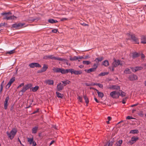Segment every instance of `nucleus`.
I'll list each match as a JSON object with an SVG mask.
<instances>
[{
    "instance_id": "obj_1",
    "label": "nucleus",
    "mask_w": 146,
    "mask_h": 146,
    "mask_svg": "<svg viewBox=\"0 0 146 146\" xmlns=\"http://www.w3.org/2000/svg\"><path fill=\"white\" fill-rule=\"evenodd\" d=\"M1 14L4 16L3 19L7 20H14L16 18L14 16L11 15V13L10 12L2 13Z\"/></svg>"
},
{
    "instance_id": "obj_2",
    "label": "nucleus",
    "mask_w": 146,
    "mask_h": 146,
    "mask_svg": "<svg viewBox=\"0 0 146 146\" xmlns=\"http://www.w3.org/2000/svg\"><path fill=\"white\" fill-rule=\"evenodd\" d=\"M17 132L16 129L13 128L11 130L10 132L7 131V133L9 137L11 139H12L14 137Z\"/></svg>"
},
{
    "instance_id": "obj_3",
    "label": "nucleus",
    "mask_w": 146,
    "mask_h": 146,
    "mask_svg": "<svg viewBox=\"0 0 146 146\" xmlns=\"http://www.w3.org/2000/svg\"><path fill=\"white\" fill-rule=\"evenodd\" d=\"M127 35L129 37V39L131 41L135 43H139L137 38L134 36V35L128 33L127 34Z\"/></svg>"
},
{
    "instance_id": "obj_4",
    "label": "nucleus",
    "mask_w": 146,
    "mask_h": 146,
    "mask_svg": "<svg viewBox=\"0 0 146 146\" xmlns=\"http://www.w3.org/2000/svg\"><path fill=\"white\" fill-rule=\"evenodd\" d=\"M110 96L113 98L117 99L119 98V94L118 91H114L110 92Z\"/></svg>"
},
{
    "instance_id": "obj_5",
    "label": "nucleus",
    "mask_w": 146,
    "mask_h": 146,
    "mask_svg": "<svg viewBox=\"0 0 146 146\" xmlns=\"http://www.w3.org/2000/svg\"><path fill=\"white\" fill-rule=\"evenodd\" d=\"M70 72H71L72 74H74L75 75L80 74L82 73V71L80 70H75L73 69H70Z\"/></svg>"
},
{
    "instance_id": "obj_6",
    "label": "nucleus",
    "mask_w": 146,
    "mask_h": 146,
    "mask_svg": "<svg viewBox=\"0 0 146 146\" xmlns=\"http://www.w3.org/2000/svg\"><path fill=\"white\" fill-rule=\"evenodd\" d=\"M32 86V85L31 84H28L25 86H24L21 92H24L30 88Z\"/></svg>"
},
{
    "instance_id": "obj_7",
    "label": "nucleus",
    "mask_w": 146,
    "mask_h": 146,
    "mask_svg": "<svg viewBox=\"0 0 146 146\" xmlns=\"http://www.w3.org/2000/svg\"><path fill=\"white\" fill-rule=\"evenodd\" d=\"M138 139V137H131V140L128 142V143L130 145L133 144L135 143Z\"/></svg>"
},
{
    "instance_id": "obj_8",
    "label": "nucleus",
    "mask_w": 146,
    "mask_h": 146,
    "mask_svg": "<svg viewBox=\"0 0 146 146\" xmlns=\"http://www.w3.org/2000/svg\"><path fill=\"white\" fill-rule=\"evenodd\" d=\"M64 86L63 84H62L61 83H59L57 85V90L60 92L63 89Z\"/></svg>"
},
{
    "instance_id": "obj_9",
    "label": "nucleus",
    "mask_w": 146,
    "mask_h": 146,
    "mask_svg": "<svg viewBox=\"0 0 146 146\" xmlns=\"http://www.w3.org/2000/svg\"><path fill=\"white\" fill-rule=\"evenodd\" d=\"M29 66L31 68H33L35 67H40L41 66L37 63H32L29 64Z\"/></svg>"
},
{
    "instance_id": "obj_10",
    "label": "nucleus",
    "mask_w": 146,
    "mask_h": 146,
    "mask_svg": "<svg viewBox=\"0 0 146 146\" xmlns=\"http://www.w3.org/2000/svg\"><path fill=\"white\" fill-rule=\"evenodd\" d=\"M25 25V23H19L13 24V27L15 28H21L24 27V26Z\"/></svg>"
},
{
    "instance_id": "obj_11",
    "label": "nucleus",
    "mask_w": 146,
    "mask_h": 146,
    "mask_svg": "<svg viewBox=\"0 0 146 146\" xmlns=\"http://www.w3.org/2000/svg\"><path fill=\"white\" fill-rule=\"evenodd\" d=\"M114 61L112 64V66L113 68L116 67L119 64H120L119 60H116L115 59H114Z\"/></svg>"
},
{
    "instance_id": "obj_12",
    "label": "nucleus",
    "mask_w": 146,
    "mask_h": 146,
    "mask_svg": "<svg viewBox=\"0 0 146 146\" xmlns=\"http://www.w3.org/2000/svg\"><path fill=\"white\" fill-rule=\"evenodd\" d=\"M109 88L113 90H119L120 89V87L117 85H112L110 86Z\"/></svg>"
},
{
    "instance_id": "obj_13",
    "label": "nucleus",
    "mask_w": 146,
    "mask_h": 146,
    "mask_svg": "<svg viewBox=\"0 0 146 146\" xmlns=\"http://www.w3.org/2000/svg\"><path fill=\"white\" fill-rule=\"evenodd\" d=\"M9 100V97L8 96H7L4 102V108L5 110H6L7 109V106L8 105V102Z\"/></svg>"
},
{
    "instance_id": "obj_14",
    "label": "nucleus",
    "mask_w": 146,
    "mask_h": 146,
    "mask_svg": "<svg viewBox=\"0 0 146 146\" xmlns=\"http://www.w3.org/2000/svg\"><path fill=\"white\" fill-rule=\"evenodd\" d=\"M129 79L131 80H134L137 79V76L134 74H132L129 76Z\"/></svg>"
},
{
    "instance_id": "obj_15",
    "label": "nucleus",
    "mask_w": 146,
    "mask_h": 146,
    "mask_svg": "<svg viewBox=\"0 0 146 146\" xmlns=\"http://www.w3.org/2000/svg\"><path fill=\"white\" fill-rule=\"evenodd\" d=\"M48 67L47 65L45 64H44L43 65V67L40 70H39L38 71V73H41L42 72L45 71L46 69H47Z\"/></svg>"
},
{
    "instance_id": "obj_16",
    "label": "nucleus",
    "mask_w": 146,
    "mask_h": 146,
    "mask_svg": "<svg viewBox=\"0 0 146 146\" xmlns=\"http://www.w3.org/2000/svg\"><path fill=\"white\" fill-rule=\"evenodd\" d=\"M143 68L141 66L136 67L135 68H131V69L132 71L135 72L136 71L141 70Z\"/></svg>"
},
{
    "instance_id": "obj_17",
    "label": "nucleus",
    "mask_w": 146,
    "mask_h": 146,
    "mask_svg": "<svg viewBox=\"0 0 146 146\" xmlns=\"http://www.w3.org/2000/svg\"><path fill=\"white\" fill-rule=\"evenodd\" d=\"M70 69H63L60 68V72L62 74H65L68 73L69 72H70Z\"/></svg>"
},
{
    "instance_id": "obj_18",
    "label": "nucleus",
    "mask_w": 146,
    "mask_h": 146,
    "mask_svg": "<svg viewBox=\"0 0 146 146\" xmlns=\"http://www.w3.org/2000/svg\"><path fill=\"white\" fill-rule=\"evenodd\" d=\"M45 82L49 85H52L54 84V81L52 80H47L45 81Z\"/></svg>"
},
{
    "instance_id": "obj_19",
    "label": "nucleus",
    "mask_w": 146,
    "mask_h": 146,
    "mask_svg": "<svg viewBox=\"0 0 146 146\" xmlns=\"http://www.w3.org/2000/svg\"><path fill=\"white\" fill-rule=\"evenodd\" d=\"M141 43L143 44H146V36H143L141 38Z\"/></svg>"
},
{
    "instance_id": "obj_20",
    "label": "nucleus",
    "mask_w": 146,
    "mask_h": 146,
    "mask_svg": "<svg viewBox=\"0 0 146 146\" xmlns=\"http://www.w3.org/2000/svg\"><path fill=\"white\" fill-rule=\"evenodd\" d=\"M96 91L98 94V96L101 98H102L104 96L103 93L102 92H100L97 90H96Z\"/></svg>"
},
{
    "instance_id": "obj_21",
    "label": "nucleus",
    "mask_w": 146,
    "mask_h": 146,
    "mask_svg": "<svg viewBox=\"0 0 146 146\" xmlns=\"http://www.w3.org/2000/svg\"><path fill=\"white\" fill-rule=\"evenodd\" d=\"M104 59L103 57H101L100 58H96L94 60V61L97 63H98L99 62H101Z\"/></svg>"
},
{
    "instance_id": "obj_22",
    "label": "nucleus",
    "mask_w": 146,
    "mask_h": 146,
    "mask_svg": "<svg viewBox=\"0 0 146 146\" xmlns=\"http://www.w3.org/2000/svg\"><path fill=\"white\" fill-rule=\"evenodd\" d=\"M38 129V127L37 126H35L33 127L32 129V133L33 134L36 133Z\"/></svg>"
},
{
    "instance_id": "obj_23",
    "label": "nucleus",
    "mask_w": 146,
    "mask_h": 146,
    "mask_svg": "<svg viewBox=\"0 0 146 146\" xmlns=\"http://www.w3.org/2000/svg\"><path fill=\"white\" fill-rule=\"evenodd\" d=\"M102 65L105 66H108L109 65L108 61L107 60H105L103 62Z\"/></svg>"
},
{
    "instance_id": "obj_24",
    "label": "nucleus",
    "mask_w": 146,
    "mask_h": 146,
    "mask_svg": "<svg viewBox=\"0 0 146 146\" xmlns=\"http://www.w3.org/2000/svg\"><path fill=\"white\" fill-rule=\"evenodd\" d=\"M119 94V96H120L122 97L125 96H126V93L122 91V90H119L118 91Z\"/></svg>"
},
{
    "instance_id": "obj_25",
    "label": "nucleus",
    "mask_w": 146,
    "mask_h": 146,
    "mask_svg": "<svg viewBox=\"0 0 146 146\" xmlns=\"http://www.w3.org/2000/svg\"><path fill=\"white\" fill-rule=\"evenodd\" d=\"M39 87L38 86H36L34 87H33L31 88V90L33 92H35L38 89Z\"/></svg>"
},
{
    "instance_id": "obj_26",
    "label": "nucleus",
    "mask_w": 146,
    "mask_h": 146,
    "mask_svg": "<svg viewBox=\"0 0 146 146\" xmlns=\"http://www.w3.org/2000/svg\"><path fill=\"white\" fill-rule=\"evenodd\" d=\"M52 70L54 72H60V68H56L55 67H54L52 68Z\"/></svg>"
},
{
    "instance_id": "obj_27",
    "label": "nucleus",
    "mask_w": 146,
    "mask_h": 146,
    "mask_svg": "<svg viewBox=\"0 0 146 146\" xmlns=\"http://www.w3.org/2000/svg\"><path fill=\"white\" fill-rule=\"evenodd\" d=\"M84 70L85 72H87V73H90V72L94 71L95 70V68H92L88 70Z\"/></svg>"
},
{
    "instance_id": "obj_28",
    "label": "nucleus",
    "mask_w": 146,
    "mask_h": 146,
    "mask_svg": "<svg viewBox=\"0 0 146 146\" xmlns=\"http://www.w3.org/2000/svg\"><path fill=\"white\" fill-rule=\"evenodd\" d=\"M62 82L64 86L67 84H69L70 83V82L68 80H66L62 81Z\"/></svg>"
},
{
    "instance_id": "obj_29",
    "label": "nucleus",
    "mask_w": 146,
    "mask_h": 146,
    "mask_svg": "<svg viewBox=\"0 0 146 146\" xmlns=\"http://www.w3.org/2000/svg\"><path fill=\"white\" fill-rule=\"evenodd\" d=\"M48 21L49 23H54L58 22L57 20H54L52 19H48Z\"/></svg>"
},
{
    "instance_id": "obj_30",
    "label": "nucleus",
    "mask_w": 146,
    "mask_h": 146,
    "mask_svg": "<svg viewBox=\"0 0 146 146\" xmlns=\"http://www.w3.org/2000/svg\"><path fill=\"white\" fill-rule=\"evenodd\" d=\"M56 94L57 97L59 98H62L63 97V94H61L58 92H56Z\"/></svg>"
},
{
    "instance_id": "obj_31",
    "label": "nucleus",
    "mask_w": 146,
    "mask_h": 146,
    "mask_svg": "<svg viewBox=\"0 0 146 146\" xmlns=\"http://www.w3.org/2000/svg\"><path fill=\"white\" fill-rule=\"evenodd\" d=\"M139 132V131L137 130H132L130 131L129 132L130 133L135 134Z\"/></svg>"
},
{
    "instance_id": "obj_32",
    "label": "nucleus",
    "mask_w": 146,
    "mask_h": 146,
    "mask_svg": "<svg viewBox=\"0 0 146 146\" xmlns=\"http://www.w3.org/2000/svg\"><path fill=\"white\" fill-rule=\"evenodd\" d=\"M113 142L112 141H108L106 143L105 146H111L113 144Z\"/></svg>"
},
{
    "instance_id": "obj_33",
    "label": "nucleus",
    "mask_w": 146,
    "mask_h": 146,
    "mask_svg": "<svg viewBox=\"0 0 146 146\" xmlns=\"http://www.w3.org/2000/svg\"><path fill=\"white\" fill-rule=\"evenodd\" d=\"M132 55L133 57L134 58L138 57L139 56V54L138 53L135 52L133 53Z\"/></svg>"
},
{
    "instance_id": "obj_34",
    "label": "nucleus",
    "mask_w": 146,
    "mask_h": 146,
    "mask_svg": "<svg viewBox=\"0 0 146 146\" xmlns=\"http://www.w3.org/2000/svg\"><path fill=\"white\" fill-rule=\"evenodd\" d=\"M28 141L30 144H32V142L33 141V139L32 138H27Z\"/></svg>"
},
{
    "instance_id": "obj_35",
    "label": "nucleus",
    "mask_w": 146,
    "mask_h": 146,
    "mask_svg": "<svg viewBox=\"0 0 146 146\" xmlns=\"http://www.w3.org/2000/svg\"><path fill=\"white\" fill-rule=\"evenodd\" d=\"M122 141L121 140H119L116 143V146H120L122 144Z\"/></svg>"
},
{
    "instance_id": "obj_36",
    "label": "nucleus",
    "mask_w": 146,
    "mask_h": 146,
    "mask_svg": "<svg viewBox=\"0 0 146 146\" xmlns=\"http://www.w3.org/2000/svg\"><path fill=\"white\" fill-rule=\"evenodd\" d=\"M78 60V57L76 56H74L73 57H70V60L72 61L75 60Z\"/></svg>"
},
{
    "instance_id": "obj_37",
    "label": "nucleus",
    "mask_w": 146,
    "mask_h": 146,
    "mask_svg": "<svg viewBox=\"0 0 146 146\" xmlns=\"http://www.w3.org/2000/svg\"><path fill=\"white\" fill-rule=\"evenodd\" d=\"M84 98L85 100L86 103L87 104H88L89 102L88 98L86 96H84Z\"/></svg>"
},
{
    "instance_id": "obj_38",
    "label": "nucleus",
    "mask_w": 146,
    "mask_h": 146,
    "mask_svg": "<svg viewBox=\"0 0 146 146\" xmlns=\"http://www.w3.org/2000/svg\"><path fill=\"white\" fill-rule=\"evenodd\" d=\"M15 52V51L14 50H13L10 51H7L6 52V54H12L13 53H14Z\"/></svg>"
},
{
    "instance_id": "obj_39",
    "label": "nucleus",
    "mask_w": 146,
    "mask_h": 146,
    "mask_svg": "<svg viewBox=\"0 0 146 146\" xmlns=\"http://www.w3.org/2000/svg\"><path fill=\"white\" fill-rule=\"evenodd\" d=\"M82 63L84 64L89 65L90 63V62L89 61H83Z\"/></svg>"
},
{
    "instance_id": "obj_40",
    "label": "nucleus",
    "mask_w": 146,
    "mask_h": 146,
    "mask_svg": "<svg viewBox=\"0 0 146 146\" xmlns=\"http://www.w3.org/2000/svg\"><path fill=\"white\" fill-rule=\"evenodd\" d=\"M108 72H102L98 75V76H103L106 75L108 74Z\"/></svg>"
},
{
    "instance_id": "obj_41",
    "label": "nucleus",
    "mask_w": 146,
    "mask_h": 146,
    "mask_svg": "<svg viewBox=\"0 0 146 146\" xmlns=\"http://www.w3.org/2000/svg\"><path fill=\"white\" fill-rule=\"evenodd\" d=\"M124 72L126 74H129L130 73V70L128 68H127L124 71Z\"/></svg>"
},
{
    "instance_id": "obj_42",
    "label": "nucleus",
    "mask_w": 146,
    "mask_h": 146,
    "mask_svg": "<svg viewBox=\"0 0 146 146\" xmlns=\"http://www.w3.org/2000/svg\"><path fill=\"white\" fill-rule=\"evenodd\" d=\"M4 81H3L1 85V88L0 89V93H1L2 91L3 90V84L4 83Z\"/></svg>"
},
{
    "instance_id": "obj_43",
    "label": "nucleus",
    "mask_w": 146,
    "mask_h": 146,
    "mask_svg": "<svg viewBox=\"0 0 146 146\" xmlns=\"http://www.w3.org/2000/svg\"><path fill=\"white\" fill-rule=\"evenodd\" d=\"M62 61L64 63H66L67 65H69V66H70V64L68 63V61L67 60L64 59Z\"/></svg>"
},
{
    "instance_id": "obj_44",
    "label": "nucleus",
    "mask_w": 146,
    "mask_h": 146,
    "mask_svg": "<svg viewBox=\"0 0 146 146\" xmlns=\"http://www.w3.org/2000/svg\"><path fill=\"white\" fill-rule=\"evenodd\" d=\"M47 58H50L51 59H54L55 60V57L52 55H48L46 56Z\"/></svg>"
},
{
    "instance_id": "obj_45",
    "label": "nucleus",
    "mask_w": 146,
    "mask_h": 146,
    "mask_svg": "<svg viewBox=\"0 0 146 146\" xmlns=\"http://www.w3.org/2000/svg\"><path fill=\"white\" fill-rule=\"evenodd\" d=\"M12 84V83H10V82L9 81L6 86V88H7V89L9 88L10 86Z\"/></svg>"
},
{
    "instance_id": "obj_46",
    "label": "nucleus",
    "mask_w": 146,
    "mask_h": 146,
    "mask_svg": "<svg viewBox=\"0 0 146 146\" xmlns=\"http://www.w3.org/2000/svg\"><path fill=\"white\" fill-rule=\"evenodd\" d=\"M15 80V78L13 77L11 78L9 81L10 82V83H12L14 82Z\"/></svg>"
},
{
    "instance_id": "obj_47",
    "label": "nucleus",
    "mask_w": 146,
    "mask_h": 146,
    "mask_svg": "<svg viewBox=\"0 0 146 146\" xmlns=\"http://www.w3.org/2000/svg\"><path fill=\"white\" fill-rule=\"evenodd\" d=\"M96 85L98 86L99 87L101 88H102L103 87V85L101 84H97Z\"/></svg>"
},
{
    "instance_id": "obj_48",
    "label": "nucleus",
    "mask_w": 146,
    "mask_h": 146,
    "mask_svg": "<svg viewBox=\"0 0 146 146\" xmlns=\"http://www.w3.org/2000/svg\"><path fill=\"white\" fill-rule=\"evenodd\" d=\"M64 59L62 58H56L55 57V60H59L62 61H63Z\"/></svg>"
},
{
    "instance_id": "obj_49",
    "label": "nucleus",
    "mask_w": 146,
    "mask_h": 146,
    "mask_svg": "<svg viewBox=\"0 0 146 146\" xmlns=\"http://www.w3.org/2000/svg\"><path fill=\"white\" fill-rule=\"evenodd\" d=\"M138 114L140 116L142 117L143 115V114L142 111H140L139 113H138Z\"/></svg>"
},
{
    "instance_id": "obj_50",
    "label": "nucleus",
    "mask_w": 146,
    "mask_h": 146,
    "mask_svg": "<svg viewBox=\"0 0 146 146\" xmlns=\"http://www.w3.org/2000/svg\"><path fill=\"white\" fill-rule=\"evenodd\" d=\"M93 68H95V70H96L98 67V65L97 64H95L93 65Z\"/></svg>"
},
{
    "instance_id": "obj_51",
    "label": "nucleus",
    "mask_w": 146,
    "mask_h": 146,
    "mask_svg": "<svg viewBox=\"0 0 146 146\" xmlns=\"http://www.w3.org/2000/svg\"><path fill=\"white\" fill-rule=\"evenodd\" d=\"M78 100L80 102H82V98L81 97H80V96H79L78 98Z\"/></svg>"
},
{
    "instance_id": "obj_52",
    "label": "nucleus",
    "mask_w": 146,
    "mask_h": 146,
    "mask_svg": "<svg viewBox=\"0 0 146 146\" xmlns=\"http://www.w3.org/2000/svg\"><path fill=\"white\" fill-rule=\"evenodd\" d=\"M52 31L53 33H56L58 31V30L57 29H54L52 30Z\"/></svg>"
},
{
    "instance_id": "obj_53",
    "label": "nucleus",
    "mask_w": 146,
    "mask_h": 146,
    "mask_svg": "<svg viewBox=\"0 0 146 146\" xmlns=\"http://www.w3.org/2000/svg\"><path fill=\"white\" fill-rule=\"evenodd\" d=\"M24 83H22L20 84V85L17 87V88H20V87L24 86Z\"/></svg>"
},
{
    "instance_id": "obj_54",
    "label": "nucleus",
    "mask_w": 146,
    "mask_h": 146,
    "mask_svg": "<svg viewBox=\"0 0 146 146\" xmlns=\"http://www.w3.org/2000/svg\"><path fill=\"white\" fill-rule=\"evenodd\" d=\"M77 57L78 58V60L84 59V57L82 56H78Z\"/></svg>"
},
{
    "instance_id": "obj_55",
    "label": "nucleus",
    "mask_w": 146,
    "mask_h": 146,
    "mask_svg": "<svg viewBox=\"0 0 146 146\" xmlns=\"http://www.w3.org/2000/svg\"><path fill=\"white\" fill-rule=\"evenodd\" d=\"M126 119H133V118L132 117H131L130 116H128L127 117Z\"/></svg>"
},
{
    "instance_id": "obj_56",
    "label": "nucleus",
    "mask_w": 146,
    "mask_h": 146,
    "mask_svg": "<svg viewBox=\"0 0 146 146\" xmlns=\"http://www.w3.org/2000/svg\"><path fill=\"white\" fill-rule=\"evenodd\" d=\"M67 19V18H62L61 19V21H64V20H66Z\"/></svg>"
},
{
    "instance_id": "obj_57",
    "label": "nucleus",
    "mask_w": 146,
    "mask_h": 146,
    "mask_svg": "<svg viewBox=\"0 0 146 146\" xmlns=\"http://www.w3.org/2000/svg\"><path fill=\"white\" fill-rule=\"evenodd\" d=\"M32 143L33 144V146H35V145H36V143L35 141H33L32 142Z\"/></svg>"
},
{
    "instance_id": "obj_58",
    "label": "nucleus",
    "mask_w": 146,
    "mask_h": 146,
    "mask_svg": "<svg viewBox=\"0 0 146 146\" xmlns=\"http://www.w3.org/2000/svg\"><path fill=\"white\" fill-rule=\"evenodd\" d=\"M138 104L137 103L136 104H135L132 105L131 106V107H133L134 106H137Z\"/></svg>"
},
{
    "instance_id": "obj_59",
    "label": "nucleus",
    "mask_w": 146,
    "mask_h": 146,
    "mask_svg": "<svg viewBox=\"0 0 146 146\" xmlns=\"http://www.w3.org/2000/svg\"><path fill=\"white\" fill-rule=\"evenodd\" d=\"M141 56V58L142 59H143L145 57V56L143 54H142Z\"/></svg>"
},
{
    "instance_id": "obj_60",
    "label": "nucleus",
    "mask_w": 146,
    "mask_h": 146,
    "mask_svg": "<svg viewBox=\"0 0 146 146\" xmlns=\"http://www.w3.org/2000/svg\"><path fill=\"white\" fill-rule=\"evenodd\" d=\"M94 99L96 102H97V103L99 102V101L98 100H97V99L96 98H94Z\"/></svg>"
},
{
    "instance_id": "obj_61",
    "label": "nucleus",
    "mask_w": 146,
    "mask_h": 146,
    "mask_svg": "<svg viewBox=\"0 0 146 146\" xmlns=\"http://www.w3.org/2000/svg\"><path fill=\"white\" fill-rule=\"evenodd\" d=\"M38 109H37V110H36V111H35L33 113V114H35L36 113H37V112H38Z\"/></svg>"
},
{
    "instance_id": "obj_62",
    "label": "nucleus",
    "mask_w": 146,
    "mask_h": 146,
    "mask_svg": "<svg viewBox=\"0 0 146 146\" xmlns=\"http://www.w3.org/2000/svg\"><path fill=\"white\" fill-rule=\"evenodd\" d=\"M108 121H110L111 120V117H110L108 116Z\"/></svg>"
},
{
    "instance_id": "obj_63",
    "label": "nucleus",
    "mask_w": 146,
    "mask_h": 146,
    "mask_svg": "<svg viewBox=\"0 0 146 146\" xmlns=\"http://www.w3.org/2000/svg\"><path fill=\"white\" fill-rule=\"evenodd\" d=\"M79 67L81 68H82L84 67V66L82 65H81L79 66Z\"/></svg>"
},
{
    "instance_id": "obj_64",
    "label": "nucleus",
    "mask_w": 146,
    "mask_h": 146,
    "mask_svg": "<svg viewBox=\"0 0 146 146\" xmlns=\"http://www.w3.org/2000/svg\"><path fill=\"white\" fill-rule=\"evenodd\" d=\"M54 142V141H52L50 143V145H51Z\"/></svg>"
}]
</instances>
